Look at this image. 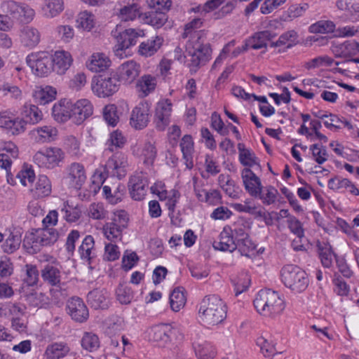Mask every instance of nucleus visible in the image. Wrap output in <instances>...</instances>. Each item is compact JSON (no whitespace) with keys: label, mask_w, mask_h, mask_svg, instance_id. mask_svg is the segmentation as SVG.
Masks as SVG:
<instances>
[{"label":"nucleus","mask_w":359,"mask_h":359,"mask_svg":"<svg viewBox=\"0 0 359 359\" xmlns=\"http://www.w3.org/2000/svg\"><path fill=\"white\" fill-rule=\"evenodd\" d=\"M81 258L83 260L90 262L95 256L94 253V239L91 236H87L83 241L82 244L79 248Z\"/></svg>","instance_id":"3c124183"},{"label":"nucleus","mask_w":359,"mask_h":359,"mask_svg":"<svg viewBox=\"0 0 359 359\" xmlns=\"http://www.w3.org/2000/svg\"><path fill=\"white\" fill-rule=\"evenodd\" d=\"M73 102L69 100L63 99L54 104L52 107V116L53 119L60 123H64L72 120Z\"/></svg>","instance_id":"a211bd4d"},{"label":"nucleus","mask_w":359,"mask_h":359,"mask_svg":"<svg viewBox=\"0 0 359 359\" xmlns=\"http://www.w3.org/2000/svg\"><path fill=\"white\" fill-rule=\"evenodd\" d=\"M65 153L58 147H48L37 151L34 157V162L40 168L53 169L63 160Z\"/></svg>","instance_id":"1a4fd4ad"},{"label":"nucleus","mask_w":359,"mask_h":359,"mask_svg":"<svg viewBox=\"0 0 359 359\" xmlns=\"http://www.w3.org/2000/svg\"><path fill=\"white\" fill-rule=\"evenodd\" d=\"M163 41V38L160 36L151 37L140 44L138 53L142 56L151 57L160 49Z\"/></svg>","instance_id":"473e14b6"},{"label":"nucleus","mask_w":359,"mask_h":359,"mask_svg":"<svg viewBox=\"0 0 359 359\" xmlns=\"http://www.w3.org/2000/svg\"><path fill=\"white\" fill-rule=\"evenodd\" d=\"M118 301L122 304L130 303L133 298V293L130 287L126 285H120L116 290Z\"/></svg>","instance_id":"338daca9"},{"label":"nucleus","mask_w":359,"mask_h":359,"mask_svg":"<svg viewBox=\"0 0 359 359\" xmlns=\"http://www.w3.org/2000/svg\"><path fill=\"white\" fill-rule=\"evenodd\" d=\"M196 196L200 201L212 205H218L221 203L222 201L221 194L217 189L198 190L196 191Z\"/></svg>","instance_id":"a19ab883"},{"label":"nucleus","mask_w":359,"mask_h":359,"mask_svg":"<svg viewBox=\"0 0 359 359\" xmlns=\"http://www.w3.org/2000/svg\"><path fill=\"white\" fill-rule=\"evenodd\" d=\"M111 65L109 58L102 53L92 54L86 62V66L92 72H100L107 69Z\"/></svg>","instance_id":"c756f323"},{"label":"nucleus","mask_w":359,"mask_h":359,"mask_svg":"<svg viewBox=\"0 0 359 359\" xmlns=\"http://www.w3.org/2000/svg\"><path fill=\"white\" fill-rule=\"evenodd\" d=\"M337 6L348 13L350 20H359V0H338Z\"/></svg>","instance_id":"58836bf2"},{"label":"nucleus","mask_w":359,"mask_h":359,"mask_svg":"<svg viewBox=\"0 0 359 359\" xmlns=\"http://www.w3.org/2000/svg\"><path fill=\"white\" fill-rule=\"evenodd\" d=\"M203 22L201 18H194L190 22L187 23L184 27V32L183 33L184 38H189L192 39L193 36L195 33H198L200 36V39H202L203 33L201 30H198L201 27Z\"/></svg>","instance_id":"4d7b16f0"},{"label":"nucleus","mask_w":359,"mask_h":359,"mask_svg":"<svg viewBox=\"0 0 359 359\" xmlns=\"http://www.w3.org/2000/svg\"><path fill=\"white\" fill-rule=\"evenodd\" d=\"M141 15L140 7L137 4H130L120 8L118 17L121 21H133Z\"/></svg>","instance_id":"79ce46f5"},{"label":"nucleus","mask_w":359,"mask_h":359,"mask_svg":"<svg viewBox=\"0 0 359 359\" xmlns=\"http://www.w3.org/2000/svg\"><path fill=\"white\" fill-rule=\"evenodd\" d=\"M31 191L38 198L48 196L52 191L51 182L47 176L39 175L34 184V187Z\"/></svg>","instance_id":"4c0bfd02"},{"label":"nucleus","mask_w":359,"mask_h":359,"mask_svg":"<svg viewBox=\"0 0 359 359\" xmlns=\"http://www.w3.org/2000/svg\"><path fill=\"white\" fill-rule=\"evenodd\" d=\"M120 81L116 75H100L92 81L93 92L100 97H106L116 93Z\"/></svg>","instance_id":"6e6552de"},{"label":"nucleus","mask_w":359,"mask_h":359,"mask_svg":"<svg viewBox=\"0 0 359 359\" xmlns=\"http://www.w3.org/2000/svg\"><path fill=\"white\" fill-rule=\"evenodd\" d=\"M152 194H156L159 200L165 201V205L169 210V215L173 212L180 198V193L175 189L168 191L163 182H156L150 188Z\"/></svg>","instance_id":"ddd939ff"},{"label":"nucleus","mask_w":359,"mask_h":359,"mask_svg":"<svg viewBox=\"0 0 359 359\" xmlns=\"http://www.w3.org/2000/svg\"><path fill=\"white\" fill-rule=\"evenodd\" d=\"M186 53L191 57L189 66L190 70L196 72L197 69L204 65L211 57V49L208 44H205L200 39L198 33H195L192 39H189L186 44Z\"/></svg>","instance_id":"20e7f679"},{"label":"nucleus","mask_w":359,"mask_h":359,"mask_svg":"<svg viewBox=\"0 0 359 359\" xmlns=\"http://www.w3.org/2000/svg\"><path fill=\"white\" fill-rule=\"evenodd\" d=\"M198 315L205 325H218L226 317V305L222 299L215 294L206 296L200 303Z\"/></svg>","instance_id":"f257e3e1"},{"label":"nucleus","mask_w":359,"mask_h":359,"mask_svg":"<svg viewBox=\"0 0 359 359\" xmlns=\"http://www.w3.org/2000/svg\"><path fill=\"white\" fill-rule=\"evenodd\" d=\"M234 239L238 250L242 255L250 257L256 249V244L251 240L246 229L241 226H233Z\"/></svg>","instance_id":"4468645a"},{"label":"nucleus","mask_w":359,"mask_h":359,"mask_svg":"<svg viewBox=\"0 0 359 359\" xmlns=\"http://www.w3.org/2000/svg\"><path fill=\"white\" fill-rule=\"evenodd\" d=\"M241 178L246 191L253 197H257L262 188L261 180L250 168L241 171Z\"/></svg>","instance_id":"aec40b11"},{"label":"nucleus","mask_w":359,"mask_h":359,"mask_svg":"<svg viewBox=\"0 0 359 359\" xmlns=\"http://www.w3.org/2000/svg\"><path fill=\"white\" fill-rule=\"evenodd\" d=\"M22 114L24 118H27L25 123L29 122L32 124L37 123L43 118V114L37 106L25 104L23 107Z\"/></svg>","instance_id":"de8ad7c7"},{"label":"nucleus","mask_w":359,"mask_h":359,"mask_svg":"<svg viewBox=\"0 0 359 359\" xmlns=\"http://www.w3.org/2000/svg\"><path fill=\"white\" fill-rule=\"evenodd\" d=\"M172 104L168 99L158 101L156 104L154 121L158 130L163 131L169 125Z\"/></svg>","instance_id":"2eb2a0df"},{"label":"nucleus","mask_w":359,"mask_h":359,"mask_svg":"<svg viewBox=\"0 0 359 359\" xmlns=\"http://www.w3.org/2000/svg\"><path fill=\"white\" fill-rule=\"evenodd\" d=\"M59 237L58 231L53 226H43L38 229H32L24 238V246L31 250V252H36L43 245L54 243Z\"/></svg>","instance_id":"7ed1b4c3"},{"label":"nucleus","mask_w":359,"mask_h":359,"mask_svg":"<svg viewBox=\"0 0 359 359\" xmlns=\"http://www.w3.org/2000/svg\"><path fill=\"white\" fill-rule=\"evenodd\" d=\"M100 345V339L97 334L89 332L83 333L81 339V346L83 350L95 352L99 348Z\"/></svg>","instance_id":"49530a36"},{"label":"nucleus","mask_w":359,"mask_h":359,"mask_svg":"<svg viewBox=\"0 0 359 359\" xmlns=\"http://www.w3.org/2000/svg\"><path fill=\"white\" fill-rule=\"evenodd\" d=\"M61 212L65 221L69 223L76 222L81 215L80 206L70 204L69 201L64 202Z\"/></svg>","instance_id":"c03bdc74"},{"label":"nucleus","mask_w":359,"mask_h":359,"mask_svg":"<svg viewBox=\"0 0 359 359\" xmlns=\"http://www.w3.org/2000/svg\"><path fill=\"white\" fill-rule=\"evenodd\" d=\"M68 313L72 318L79 323L86 321L89 316L87 306L83 300L79 297H72L67 302Z\"/></svg>","instance_id":"4be33fe9"},{"label":"nucleus","mask_w":359,"mask_h":359,"mask_svg":"<svg viewBox=\"0 0 359 359\" xmlns=\"http://www.w3.org/2000/svg\"><path fill=\"white\" fill-rule=\"evenodd\" d=\"M53 71L58 74H64L71 67L73 58L69 52L66 50H57L52 55Z\"/></svg>","instance_id":"bb28decb"},{"label":"nucleus","mask_w":359,"mask_h":359,"mask_svg":"<svg viewBox=\"0 0 359 359\" xmlns=\"http://www.w3.org/2000/svg\"><path fill=\"white\" fill-rule=\"evenodd\" d=\"M76 23L78 28L89 32L95 25V18L92 13L83 11L78 14Z\"/></svg>","instance_id":"a18cd8bd"},{"label":"nucleus","mask_w":359,"mask_h":359,"mask_svg":"<svg viewBox=\"0 0 359 359\" xmlns=\"http://www.w3.org/2000/svg\"><path fill=\"white\" fill-rule=\"evenodd\" d=\"M88 304L95 309H107L109 305V295L105 289H95L87 296Z\"/></svg>","instance_id":"7c9ffc66"},{"label":"nucleus","mask_w":359,"mask_h":359,"mask_svg":"<svg viewBox=\"0 0 359 359\" xmlns=\"http://www.w3.org/2000/svg\"><path fill=\"white\" fill-rule=\"evenodd\" d=\"M0 94L2 96L10 97L18 100H21L22 97V90L18 86L8 83L0 84Z\"/></svg>","instance_id":"13d9d810"},{"label":"nucleus","mask_w":359,"mask_h":359,"mask_svg":"<svg viewBox=\"0 0 359 359\" xmlns=\"http://www.w3.org/2000/svg\"><path fill=\"white\" fill-rule=\"evenodd\" d=\"M281 280L283 284L294 292H302L309 285L306 273L300 267L287 264L280 271Z\"/></svg>","instance_id":"39448f33"},{"label":"nucleus","mask_w":359,"mask_h":359,"mask_svg":"<svg viewBox=\"0 0 359 359\" xmlns=\"http://www.w3.org/2000/svg\"><path fill=\"white\" fill-rule=\"evenodd\" d=\"M41 278L45 283L53 285L60 286L61 283V271L55 266L47 264L41 270Z\"/></svg>","instance_id":"c9c22d12"},{"label":"nucleus","mask_w":359,"mask_h":359,"mask_svg":"<svg viewBox=\"0 0 359 359\" xmlns=\"http://www.w3.org/2000/svg\"><path fill=\"white\" fill-rule=\"evenodd\" d=\"M257 344L260 347L262 353L266 357L272 356L276 353L275 346L264 337H259L257 339Z\"/></svg>","instance_id":"774afa93"},{"label":"nucleus","mask_w":359,"mask_h":359,"mask_svg":"<svg viewBox=\"0 0 359 359\" xmlns=\"http://www.w3.org/2000/svg\"><path fill=\"white\" fill-rule=\"evenodd\" d=\"M144 36L142 29H128L116 36V44L114 48V54L121 58L123 57V50L136 44L137 39Z\"/></svg>","instance_id":"9d476101"},{"label":"nucleus","mask_w":359,"mask_h":359,"mask_svg":"<svg viewBox=\"0 0 359 359\" xmlns=\"http://www.w3.org/2000/svg\"><path fill=\"white\" fill-rule=\"evenodd\" d=\"M278 195V190L272 186H268L261 189L260 194L258 195L263 203L271 205L276 203Z\"/></svg>","instance_id":"680f3d73"},{"label":"nucleus","mask_w":359,"mask_h":359,"mask_svg":"<svg viewBox=\"0 0 359 359\" xmlns=\"http://www.w3.org/2000/svg\"><path fill=\"white\" fill-rule=\"evenodd\" d=\"M0 127L13 135H18L25 130V121L4 111L0 113Z\"/></svg>","instance_id":"5701e85b"},{"label":"nucleus","mask_w":359,"mask_h":359,"mask_svg":"<svg viewBox=\"0 0 359 359\" xmlns=\"http://www.w3.org/2000/svg\"><path fill=\"white\" fill-rule=\"evenodd\" d=\"M180 147L185 161L186 168L191 170L194 167V143L191 135H184L180 143Z\"/></svg>","instance_id":"2f4dec72"},{"label":"nucleus","mask_w":359,"mask_h":359,"mask_svg":"<svg viewBox=\"0 0 359 359\" xmlns=\"http://www.w3.org/2000/svg\"><path fill=\"white\" fill-rule=\"evenodd\" d=\"M242 144H238L239 161L241 163L248 167L259 165V160L255 154L252 151L242 148Z\"/></svg>","instance_id":"5fc2aeb1"},{"label":"nucleus","mask_w":359,"mask_h":359,"mask_svg":"<svg viewBox=\"0 0 359 359\" xmlns=\"http://www.w3.org/2000/svg\"><path fill=\"white\" fill-rule=\"evenodd\" d=\"M128 166L127 156L122 153H116L109 158L106 163L107 172L118 177L125 176V168Z\"/></svg>","instance_id":"a878e982"},{"label":"nucleus","mask_w":359,"mask_h":359,"mask_svg":"<svg viewBox=\"0 0 359 359\" xmlns=\"http://www.w3.org/2000/svg\"><path fill=\"white\" fill-rule=\"evenodd\" d=\"M25 271L24 282L29 286L36 285L39 280V271L36 266L32 264H26Z\"/></svg>","instance_id":"69168bd1"},{"label":"nucleus","mask_w":359,"mask_h":359,"mask_svg":"<svg viewBox=\"0 0 359 359\" xmlns=\"http://www.w3.org/2000/svg\"><path fill=\"white\" fill-rule=\"evenodd\" d=\"M58 133L55 126L46 125L33 129L30 135L36 142L43 144L55 141L57 138Z\"/></svg>","instance_id":"b1692460"},{"label":"nucleus","mask_w":359,"mask_h":359,"mask_svg":"<svg viewBox=\"0 0 359 359\" xmlns=\"http://www.w3.org/2000/svg\"><path fill=\"white\" fill-rule=\"evenodd\" d=\"M186 301L184 293L180 287L175 288L170 295V307L175 312L184 306Z\"/></svg>","instance_id":"603ef678"},{"label":"nucleus","mask_w":359,"mask_h":359,"mask_svg":"<svg viewBox=\"0 0 359 359\" xmlns=\"http://www.w3.org/2000/svg\"><path fill=\"white\" fill-rule=\"evenodd\" d=\"M70 351L67 343L55 342L48 345L45 351V356L48 359H60L65 357Z\"/></svg>","instance_id":"f704fd0d"},{"label":"nucleus","mask_w":359,"mask_h":359,"mask_svg":"<svg viewBox=\"0 0 359 359\" xmlns=\"http://www.w3.org/2000/svg\"><path fill=\"white\" fill-rule=\"evenodd\" d=\"M1 9L11 18L23 22H30L35 16L34 10L28 4L13 0L4 1L1 4Z\"/></svg>","instance_id":"0eeeda50"},{"label":"nucleus","mask_w":359,"mask_h":359,"mask_svg":"<svg viewBox=\"0 0 359 359\" xmlns=\"http://www.w3.org/2000/svg\"><path fill=\"white\" fill-rule=\"evenodd\" d=\"M271 38L272 34L269 31L259 32L246 39L247 46H249L250 48L254 50L266 48L268 41H270Z\"/></svg>","instance_id":"e433bc0d"},{"label":"nucleus","mask_w":359,"mask_h":359,"mask_svg":"<svg viewBox=\"0 0 359 359\" xmlns=\"http://www.w3.org/2000/svg\"><path fill=\"white\" fill-rule=\"evenodd\" d=\"M86 180V170L81 163H73L67 168V180L72 187L80 189Z\"/></svg>","instance_id":"393cba45"},{"label":"nucleus","mask_w":359,"mask_h":359,"mask_svg":"<svg viewBox=\"0 0 359 359\" xmlns=\"http://www.w3.org/2000/svg\"><path fill=\"white\" fill-rule=\"evenodd\" d=\"M126 142V137L118 130H114L110 133L109 137L107 140L106 150L112 152L114 149L121 148Z\"/></svg>","instance_id":"864d4df0"},{"label":"nucleus","mask_w":359,"mask_h":359,"mask_svg":"<svg viewBox=\"0 0 359 359\" xmlns=\"http://www.w3.org/2000/svg\"><path fill=\"white\" fill-rule=\"evenodd\" d=\"M93 113V107L90 100L81 99L73 103L72 116L74 124L81 125Z\"/></svg>","instance_id":"412c9836"},{"label":"nucleus","mask_w":359,"mask_h":359,"mask_svg":"<svg viewBox=\"0 0 359 359\" xmlns=\"http://www.w3.org/2000/svg\"><path fill=\"white\" fill-rule=\"evenodd\" d=\"M150 116L151 104L147 101L140 102L131 111L130 124L136 130H142L147 126Z\"/></svg>","instance_id":"f8f14e48"},{"label":"nucleus","mask_w":359,"mask_h":359,"mask_svg":"<svg viewBox=\"0 0 359 359\" xmlns=\"http://www.w3.org/2000/svg\"><path fill=\"white\" fill-rule=\"evenodd\" d=\"M178 329L172 325H158L151 328L150 336L151 339L161 344H167L173 339H178Z\"/></svg>","instance_id":"dca6fc26"},{"label":"nucleus","mask_w":359,"mask_h":359,"mask_svg":"<svg viewBox=\"0 0 359 359\" xmlns=\"http://www.w3.org/2000/svg\"><path fill=\"white\" fill-rule=\"evenodd\" d=\"M193 346L198 359H213L216 355L214 346L209 342H195Z\"/></svg>","instance_id":"37998d69"},{"label":"nucleus","mask_w":359,"mask_h":359,"mask_svg":"<svg viewBox=\"0 0 359 359\" xmlns=\"http://www.w3.org/2000/svg\"><path fill=\"white\" fill-rule=\"evenodd\" d=\"M157 86V78L151 74H144L136 83V90L138 95L145 97L153 93Z\"/></svg>","instance_id":"cd10ccee"},{"label":"nucleus","mask_w":359,"mask_h":359,"mask_svg":"<svg viewBox=\"0 0 359 359\" xmlns=\"http://www.w3.org/2000/svg\"><path fill=\"white\" fill-rule=\"evenodd\" d=\"M157 155V150L154 142L150 141L144 142L141 148L140 156L145 165H151L154 163Z\"/></svg>","instance_id":"09e8293b"},{"label":"nucleus","mask_w":359,"mask_h":359,"mask_svg":"<svg viewBox=\"0 0 359 359\" xmlns=\"http://www.w3.org/2000/svg\"><path fill=\"white\" fill-rule=\"evenodd\" d=\"M20 40L23 46L33 48L39 43L41 33L34 27L25 26L20 29Z\"/></svg>","instance_id":"c85d7f7f"},{"label":"nucleus","mask_w":359,"mask_h":359,"mask_svg":"<svg viewBox=\"0 0 359 359\" xmlns=\"http://www.w3.org/2000/svg\"><path fill=\"white\" fill-rule=\"evenodd\" d=\"M290 231L296 236L295 238H292V247L294 250H304L305 248L302 242L304 237V231L302 226H288Z\"/></svg>","instance_id":"e2e57ef3"},{"label":"nucleus","mask_w":359,"mask_h":359,"mask_svg":"<svg viewBox=\"0 0 359 359\" xmlns=\"http://www.w3.org/2000/svg\"><path fill=\"white\" fill-rule=\"evenodd\" d=\"M103 117L108 125L116 126L119 121L117 107L115 104H108L103 109Z\"/></svg>","instance_id":"bf43d9fd"},{"label":"nucleus","mask_w":359,"mask_h":359,"mask_svg":"<svg viewBox=\"0 0 359 359\" xmlns=\"http://www.w3.org/2000/svg\"><path fill=\"white\" fill-rule=\"evenodd\" d=\"M16 179L22 186H29L35 179L34 171L31 168L25 166L16 174Z\"/></svg>","instance_id":"052dcab7"},{"label":"nucleus","mask_w":359,"mask_h":359,"mask_svg":"<svg viewBox=\"0 0 359 359\" xmlns=\"http://www.w3.org/2000/svg\"><path fill=\"white\" fill-rule=\"evenodd\" d=\"M297 33L294 30H290L282 34L278 39L273 43L271 46L276 47H283V49H287L296 44L297 41Z\"/></svg>","instance_id":"8fccbe9b"},{"label":"nucleus","mask_w":359,"mask_h":359,"mask_svg":"<svg viewBox=\"0 0 359 359\" xmlns=\"http://www.w3.org/2000/svg\"><path fill=\"white\" fill-rule=\"evenodd\" d=\"M149 186L147 173L142 171L135 172L129 180L128 189L133 199L141 201L144 198Z\"/></svg>","instance_id":"9b49d317"},{"label":"nucleus","mask_w":359,"mask_h":359,"mask_svg":"<svg viewBox=\"0 0 359 359\" xmlns=\"http://www.w3.org/2000/svg\"><path fill=\"white\" fill-rule=\"evenodd\" d=\"M64 143L67 151L72 156L79 157L81 155L80 151V142L74 135H67L65 137Z\"/></svg>","instance_id":"0e129e2a"},{"label":"nucleus","mask_w":359,"mask_h":359,"mask_svg":"<svg viewBox=\"0 0 359 359\" xmlns=\"http://www.w3.org/2000/svg\"><path fill=\"white\" fill-rule=\"evenodd\" d=\"M64 8L63 0H45L42 7L43 15L47 18H53L62 13Z\"/></svg>","instance_id":"ea45409f"},{"label":"nucleus","mask_w":359,"mask_h":359,"mask_svg":"<svg viewBox=\"0 0 359 359\" xmlns=\"http://www.w3.org/2000/svg\"><path fill=\"white\" fill-rule=\"evenodd\" d=\"M254 306L260 314L271 318L280 315L285 307L282 297L271 289L259 291L254 299Z\"/></svg>","instance_id":"f03ea898"},{"label":"nucleus","mask_w":359,"mask_h":359,"mask_svg":"<svg viewBox=\"0 0 359 359\" xmlns=\"http://www.w3.org/2000/svg\"><path fill=\"white\" fill-rule=\"evenodd\" d=\"M57 91L50 86H36L33 93V97L39 104L45 105L55 99Z\"/></svg>","instance_id":"72a5a7b5"},{"label":"nucleus","mask_w":359,"mask_h":359,"mask_svg":"<svg viewBox=\"0 0 359 359\" xmlns=\"http://www.w3.org/2000/svg\"><path fill=\"white\" fill-rule=\"evenodd\" d=\"M140 65L134 60H128L121 64L117 69V76L119 81L130 84L139 76Z\"/></svg>","instance_id":"6ab92c4d"},{"label":"nucleus","mask_w":359,"mask_h":359,"mask_svg":"<svg viewBox=\"0 0 359 359\" xmlns=\"http://www.w3.org/2000/svg\"><path fill=\"white\" fill-rule=\"evenodd\" d=\"M236 295L246 291L250 285V277L246 272H243L232 280Z\"/></svg>","instance_id":"6e6d98bb"},{"label":"nucleus","mask_w":359,"mask_h":359,"mask_svg":"<svg viewBox=\"0 0 359 359\" xmlns=\"http://www.w3.org/2000/svg\"><path fill=\"white\" fill-rule=\"evenodd\" d=\"M26 62L32 73L40 77L46 76L53 71L52 55L47 51H38L29 54Z\"/></svg>","instance_id":"423d86ee"},{"label":"nucleus","mask_w":359,"mask_h":359,"mask_svg":"<svg viewBox=\"0 0 359 359\" xmlns=\"http://www.w3.org/2000/svg\"><path fill=\"white\" fill-rule=\"evenodd\" d=\"M234 230L235 227L233 226H225L220 233L219 241H215L212 243L214 249L229 252H232L236 250Z\"/></svg>","instance_id":"f3484780"}]
</instances>
